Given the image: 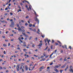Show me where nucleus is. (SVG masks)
Instances as JSON below:
<instances>
[{
    "label": "nucleus",
    "instance_id": "8",
    "mask_svg": "<svg viewBox=\"0 0 73 73\" xmlns=\"http://www.w3.org/2000/svg\"><path fill=\"white\" fill-rule=\"evenodd\" d=\"M42 45V43H40L39 45H38V46H41Z\"/></svg>",
    "mask_w": 73,
    "mask_h": 73
},
{
    "label": "nucleus",
    "instance_id": "62",
    "mask_svg": "<svg viewBox=\"0 0 73 73\" xmlns=\"http://www.w3.org/2000/svg\"><path fill=\"white\" fill-rule=\"evenodd\" d=\"M3 61V59H1L0 60V62H1V61Z\"/></svg>",
    "mask_w": 73,
    "mask_h": 73
},
{
    "label": "nucleus",
    "instance_id": "10",
    "mask_svg": "<svg viewBox=\"0 0 73 73\" xmlns=\"http://www.w3.org/2000/svg\"><path fill=\"white\" fill-rule=\"evenodd\" d=\"M25 2H26V3H28L29 4H30L29 2L25 0Z\"/></svg>",
    "mask_w": 73,
    "mask_h": 73
},
{
    "label": "nucleus",
    "instance_id": "9",
    "mask_svg": "<svg viewBox=\"0 0 73 73\" xmlns=\"http://www.w3.org/2000/svg\"><path fill=\"white\" fill-rule=\"evenodd\" d=\"M65 65H64V66L61 67V68H64L65 67Z\"/></svg>",
    "mask_w": 73,
    "mask_h": 73
},
{
    "label": "nucleus",
    "instance_id": "40",
    "mask_svg": "<svg viewBox=\"0 0 73 73\" xmlns=\"http://www.w3.org/2000/svg\"><path fill=\"white\" fill-rule=\"evenodd\" d=\"M27 33H28V34H30V32L29 31H28L27 32Z\"/></svg>",
    "mask_w": 73,
    "mask_h": 73
},
{
    "label": "nucleus",
    "instance_id": "22",
    "mask_svg": "<svg viewBox=\"0 0 73 73\" xmlns=\"http://www.w3.org/2000/svg\"><path fill=\"white\" fill-rule=\"evenodd\" d=\"M3 38H5V36H2Z\"/></svg>",
    "mask_w": 73,
    "mask_h": 73
},
{
    "label": "nucleus",
    "instance_id": "49",
    "mask_svg": "<svg viewBox=\"0 0 73 73\" xmlns=\"http://www.w3.org/2000/svg\"><path fill=\"white\" fill-rule=\"evenodd\" d=\"M19 41L21 42V43H23V41H22L21 40H20Z\"/></svg>",
    "mask_w": 73,
    "mask_h": 73
},
{
    "label": "nucleus",
    "instance_id": "20",
    "mask_svg": "<svg viewBox=\"0 0 73 73\" xmlns=\"http://www.w3.org/2000/svg\"><path fill=\"white\" fill-rule=\"evenodd\" d=\"M1 22L2 23H5V21L3 20V21H1Z\"/></svg>",
    "mask_w": 73,
    "mask_h": 73
},
{
    "label": "nucleus",
    "instance_id": "12",
    "mask_svg": "<svg viewBox=\"0 0 73 73\" xmlns=\"http://www.w3.org/2000/svg\"><path fill=\"white\" fill-rule=\"evenodd\" d=\"M20 11L21 12V9H18V13H19V12H20Z\"/></svg>",
    "mask_w": 73,
    "mask_h": 73
},
{
    "label": "nucleus",
    "instance_id": "51",
    "mask_svg": "<svg viewBox=\"0 0 73 73\" xmlns=\"http://www.w3.org/2000/svg\"><path fill=\"white\" fill-rule=\"evenodd\" d=\"M29 29H30L31 31H32V30H33V29H32L31 28H29Z\"/></svg>",
    "mask_w": 73,
    "mask_h": 73
},
{
    "label": "nucleus",
    "instance_id": "61",
    "mask_svg": "<svg viewBox=\"0 0 73 73\" xmlns=\"http://www.w3.org/2000/svg\"><path fill=\"white\" fill-rule=\"evenodd\" d=\"M5 41H6V42H7V41H8V40H5Z\"/></svg>",
    "mask_w": 73,
    "mask_h": 73
},
{
    "label": "nucleus",
    "instance_id": "5",
    "mask_svg": "<svg viewBox=\"0 0 73 73\" xmlns=\"http://www.w3.org/2000/svg\"><path fill=\"white\" fill-rule=\"evenodd\" d=\"M54 70H55V72H57V73H58V72H59V71H58V70H57V69H54Z\"/></svg>",
    "mask_w": 73,
    "mask_h": 73
},
{
    "label": "nucleus",
    "instance_id": "15",
    "mask_svg": "<svg viewBox=\"0 0 73 73\" xmlns=\"http://www.w3.org/2000/svg\"><path fill=\"white\" fill-rule=\"evenodd\" d=\"M17 49H18V50H20V48L19 47H18L17 48Z\"/></svg>",
    "mask_w": 73,
    "mask_h": 73
},
{
    "label": "nucleus",
    "instance_id": "34",
    "mask_svg": "<svg viewBox=\"0 0 73 73\" xmlns=\"http://www.w3.org/2000/svg\"><path fill=\"white\" fill-rule=\"evenodd\" d=\"M29 25L30 27H32V25L30 24Z\"/></svg>",
    "mask_w": 73,
    "mask_h": 73
},
{
    "label": "nucleus",
    "instance_id": "29",
    "mask_svg": "<svg viewBox=\"0 0 73 73\" xmlns=\"http://www.w3.org/2000/svg\"><path fill=\"white\" fill-rule=\"evenodd\" d=\"M58 42L59 43V44H61V42H60V41H58Z\"/></svg>",
    "mask_w": 73,
    "mask_h": 73
},
{
    "label": "nucleus",
    "instance_id": "43",
    "mask_svg": "<svg viewBox=\"0 0 73 73\" xmlns=\"http://www.w3.org/2000/svg\"><path fill=\"white\" fill-rule=\"evenodd\" d=\"M66 59L65 58L64 59V61H66Z\"/></svg>",
    "mask_w": 73,
    "mask_h": 73
},
{
    "label": "nucleus",
    "instance_id": "56",
    "mask_svg": "<svg viewBox=\"0 0 73 73\" xmlns=\"http://www.w3.org/2000/svg\"><path fill=\"white\" fill-rule=\"evenodd\" d=\"M30 67L29 68V70H31V69H30Z\"/></svg>",
    "mask_w": 73,
    "mask_h": 73
},
{
    "label": "nucleus",
    "instance_id": "52",
    "mask_svg": "<svg viewBox=\"0 0 73 73\" xmlns=\"http://www.w3.org/2000/svg\"><path fill=\"white\" fill-rule=\"evenodd\" d=\"M5 11H7V10H8V8L7 7H6L5 9Z\"/></svg>",
    "mask_w": 73,
    "mask_h": 73
},
{
    "label": "nucleus",
    "instance_id": "57",
    "mask_svg": "<svg viewBox=\"0 0 73 73\" xmlns=\"http://www.w3.org/2000/svg\"><path fill=\"white\" fill-rule=\"evenodd\" d=\"M43 57H44V56H41V58H43Z\"/></svg>",
    "mask_w": 73,
    "mask_h": 73
},
{
    "label": "nucleus",
    "instance_id": "6",
    "mask_svg": "<svg viewBox=\"0 0 73 73\" xmlns=\"http://www.w3.org/2000/svg\"><path fill=\"white\" fill-rule=\"evenodd\" d=\"M69 67V66H68V65H67V67L65 69V71H66V70H67V69H68V68Z\"/></svg>",
    "mask_w": 73,
    "mask_h": 73
},
{
    "label": "nucleus",
    "instance_id": "38",
    "mask_svg": "<svg viewBox=\"0 0 73 73\" xmlns=\"http://www.w3.org/2000/svg\"><path fill=\"white\" fill-rule=\"evenodd\" d=\"M50 48H48V52H50Z\"/></svg>",
    "mask_w": 73,
    "mask_h": 73
},
{
    "label": "nucleus",
    "instance_id": "63",
    "mask_svg": "<svg viewBox=\"0 0 73 73\" xmlns=\"http://www.w3.org/2000/svg\"><path fill=\"white\" fill-rule=\"evenodd\" d=\"M21 22L22 23H24V21L23 20H21Z\"/></svg>",
    "mask_w": 73,
    "mask_h": 73
},
{
    "label": "nucleus",
    "instance_id": "32",
    "mask_svg": "<svg viewBox=\"0 0 73 73\" xmlns=\"http://www.w3.org/2000/svg\"><path fill=\"white\" fill-rule=\"evenodd\" d=\"M10 45H11V44H10V43H9L8 44V46H10Z\"/></svg>",
    "mask_w": 73,
    "mask_h": 73
},
{
    "label": "nucleus",
    "instance_id": "41",
    "mask_svg": "<svg viewBox=\"0 0 73 73\" xmlns=\"http://www.w3.org/2000/svg\"><path fill=\"white\" fill-rule=\"evenodd\" d=\"M32 37H30L29 38V40H31V39H32Z\"/></svg>",
    "mask_w": 73,
    "mask_h": 73
},
{
    "label": "nucleus",
    "instance_id": "3",
    "mask_svg": "<svg viewBox=\"0 0 73 73\" xmlns=\"http://www.w3.org/2000/svg\"><path fill=\"white\" fill-rule=\"evenodd\" d=\"M19 67H20V65L17 64V71H19Z\"/></svg>",
    "mask_w": 73,
    "mask_h": 73
},
{
    "label": "nucleus",
    "instance_id": "23",
    "mask_svg": "<svg viewBox=\"0 0 73 73\" xmlns=\"http://www.w3.org/2000/svg\"><path fill=\"white\" fill-rule=\"evenodd\" d=\"M22 34H23V35H24V36H25V33H22Z\"/></svg>",
    "mask_w": 73,
    "mask_h": 73
},
{
    "label": "nucleus",
    "instance_id": "33",
    "mask_svg": "<svg viewBox=\"0 0 73 73\" xmlns=\"http://www.w3.org/2000/svg\"><path fill=\"white\" fill-rule=\"evenodd\" d=\"M3 53L5 54H6V52H5V51H4Z\"/></svg>",
    "mask_w": 73,
    "mask_h": 73
},
{
    "label": "nucleus",
    "instance_id": "47",
    "mask_svg": "<svg viewBox=\"0 0 73 73\" xmlns=\"http://www.w3.org/2000/svg\"><path fill=\"white\" fill-rule=\"evenodd\" d=\"M10 14L11 15H13V13H10Z\"/></svg>",
    "mask_w": 73,
    "mask_h": 73
},
{
    "label": "nucleus",
    "instance_id": "4",
    "mask_svg": "<svg viewBox=\"0 0 73 73\" xmlns=\"http://www.w3.org/2000/svg\"><path fill=\"white\" fill-rule=\"evenodd\" d=\"M69 70L70 72H72V73H73V70L72 68L70 69Z\"/></svg>",
    "mask_w": 73,
    "mask_h": 73
},
{
    "label": "nucleus",
    "instance_id": "26",
    "mask_svg": "<svg viewBox=\"0 0 73 73\" xmlns=\"http://www.w3.org/2000/svg\"><path fill=\"white\" fill-rule=\"evenodd\" d=\"M21 28H22V29H24L25 28L23 26H22L21 27Z\"/></svg>",
    "mask_w": 73,
    "mask_h": 73
},
{
    "label": "nucleus",
    "instance_id": "36",
    "mask_svg": "<svg viewBox=\"0 0 73 73\" xmlns=\"http://www.w3.org/2000/svg\"><path fill=\"white\" fill-rule=\"evenodd\" d=\"M60 72L61 73H62V70H60Z\"/></svg>",
    "mask_w": 73,
    "mask_h": 73
},
{
    "label": "nucleus",
    "instance_id": "25",
    "mask_svg": "<svg viewBox=\"0 0 73 73\" xmlns=\"http://www.w3.org/2000/svg\"><path fill=\"white\" fill-rule=\"evenodd\" d=\"M7 7L9 9H11V8H10V7H9V6H7Z\"/></svg>",
    "mask_w": 73,
    "mask_h": 73
},
{
    "label": "nucleus",
    "instance_id": "14",
    "mask_svg": "<svg viewBox=\"0 0 73 73\" xmlns=\"http://www.w3.org/2000/svg\"><path fill=\"white\" fill-rule=\"evenodd\" d=\"M23 65H21V67L20 68V69H22V68H23Z\"/></svg>",
    "mask_w": 73,
    "mask_h": 73
},
{
    "label": "nucleus",
    "instance_id": "44",
    "mask_svg": "<svg viewBox=\"0 0 73 73\" xmlns=\"http://www.w3.org/2000/svg\"><path fill=\"white\" fill-rule=\"evenodd\" d=\"M13 19L14 21H16V18H13Z\"/></svg>",
    "mask_w": 73,
    "mask_h": 73
},
{
    "label": "nucleus",
    "instance_id": "13",
    "mask_svg": "<svg viewBox=\"0 0 73 73\" xmlns=\"http://www.w3.org/2000/svg\"><path fill=\"white\" fill-rule=\"evenodd\" d=\"M3 46H7V45L5 44H4L3 45Z\"/></svg>",
    "mask_w": 73,
    "mask_h": 73
},
{
    "label": "nucleus",
    "instance_id": "30",
    "mask_svg": "<svg viewBox=\"0 0 73 73\" xmlns=\"http://www.w3.org/2000/svg\"><path fill=\"white\" fill-rule=\"evenodd\" d=\"M47 40L48 41V44H49V42L48 41V38H47Z\"/></svg>",
    "mask_w": 73,
    "mask_h": 73
},
{
    "label": "nucleus",
    "instance_id": "31",
    "mask_svg": "<svg viewBox=\"0 0 73 73\" xmlns=\"http://www.w3.org/2000/svg\"><path fill=\"white\" fill-rule=\"evenodd\" d=\"M23 50L24 52H26L27 51V50H26V49H23Z\"/></svg>",
    "mask_w": 73,
    "mask_h": 73
},
{
    "label": "nucleus",
    "instance_id": "2",
    "mask_svg": "<svg viewBox=\"0 0 73 73\" xmlns=\"http://www.w3.org/2000/svg\"><path fill=\"white\" fill-rule=\"evenodd\" d=\"M11 25H10V27H11L12 28H13L14 26L15 25V24H14V22L13 21H12L11 22Z\"/></svg>",
    "mask_w": 73,
    "mask_h": 73
},
{
    "label": "nucleus",
    "instance_id": "7",
    "mask_svg": "<svg viewBox=\"0 0 73 73\" xmlns=\"http://www.w3.org/2000/svg\"><path fill=\"white\" fill-rule=\"evenodd\" d=\"M25 69L26 70H28V67H27V66H25Z\"/></svg>",
    "mask_w": 73,
    "mask_h": 73
},
{
    "label": "nucleus",
    "instance_id": "19",
    "mask_svg": "<svg viewBox=\"0 0 73 73\" xmlns=\"http://www.w3.org/2000/svg\"><path fill=\"white\" fill-rule=\"evenodd\" d=\"M44 41H45V42L46 43V41H47V39H44Z\"/></svg>",
    "mask_w": 73,
    "mask_h": 73
},
{
    "label": "nucleus",
    "instance_id": "64",
    "mask_svg": "<svg viewBox=\"0 0 73 73\" xmlns=\"http://www.w3.org/2000/svg\"><path fill=\"white\" fill-rule=\"evenodd\" d=\"M11 47L12 48H13L14 47V46H13V45H11Z\"/></svg>",
    "mask_w": 73,
    "mask_h": 73
},
{
    "label": "nucleus",
    "instance_id": "50",
    "mask_svg": "<svg viewBox=\"0 0 73 73\" xmlns=\"http://www.w3.org/2000/svg\"><path fill=\"white\" fill-rule=\"evenodd\" d=\"M21 39V37H19V38H18V39L19 40H20Z\"/></svg>",
    "mask_w": 73,
    "mask_h": 73
},
{
    "label": "nucleus",
    "instance_id": "53",
    "mask_svg": "<svg viewBox=\"0 0 73 73\" xmlns=\"http://www.w3.org/2000/svg\"><path fill=\"white\" fill-rule=\"evenodd\" d=\"M33 27H35V25L34 24L33 25Z\"/></svg>",
    "mask_w": 73,
    "mask_h": 73
},
{
    "label": "nucleus",
    "instance_id": "35",
    "mask_svg": "<svg viewBox=\"0 0 73 73\" xmlns=\"http://www.w3.org/2000/svg\"><path fill=\"white\" fill-rule=\"evenodd\" d=\"M52 43H54V40H52Z\"/></svg>",
    "mask_w": 73,
    "mask_h": 73
},
{
    "label": "nucleus",
    "instance_id": "18",
    "mask_svg": "<svg viewBox=\"0 0 73 73\" xmlns=\"http://www.w3.org/2000/svg\"><path fill=\"white\" fill-rule=\"evenodd\" d=\"M48 48V46H47L46 48V49H44V50H46V49H47Z\"/></svg>",
    "mask_w": 73,
    "mask_h": 73
},
{
    "label": "nucleus",
    "instance_id": "60",
    "mask_svg": "<svg viewBox=\"0 0 73 73\" xmlns=\"http://www.w3.org/2000/svg\"><path fill=\"white\" fill-rule=\"evenodd\" d=\"M54 69H56V68H56V66H55L54 67Z\"/></svg>",
    "mask_w": 73,
    "mask_h": 73
},
{
    "label": "nucleus",
    "instance_id": "59",
    "mask_svg": "<svg viewBox=\"0 0 73 73\" xmlns=\"http://www.w3.org/2000/svg\"><path fill=\"white\" fill-rule=\"evenodd\" d=\"M17 27H19V24L17 25Z\"/></svg>",
    "mask_w": 73,
    "mask_h": 73
},
{
    "label": "nucleus",
    "instance_id": "45",
    "mask_svg": "<svg viewBox=\"0 0 73 73\" xmlns=\"http://www.w3.org/2000/svg\"><path fill=\"white\" fill-rule=\"evenodd\" d=\"M56 66V68H58V66L56 65L55 66Z\"/></svg>",
    "mask_w": 73,
    "mask_h": 73
},
{
    "label": "nucleus",
    "instance_id": "24",
    "mask_svg": "<svg viewBox=\"0 0 73 73\" xmlns=\"http://www.w3.org/2000/svg\"><path fill=\"white\" fill-rule=\"evenodd\" d=\"M41 37H42V38H44V37H45V36H43V35H41Z\"/></svg>",
    "mask_w": 73,
    "mask_h": 73
},
{
    "label": "nucleus",
    "instance_id": "37",
    "mask_svg": "<svg viewBox=\"0 0 73 73\" xmlns=\"http://www.w3.org/2000/svg\"><path fill=\"white\" fill-rule=\"evenodd\" d=\"M20 4L21 5V6H22V5H23V3H20Z\"/></svg>",
    "mask_w": 73,
    "mask_h": 73
},
{
    "label": "nucleus",
    "instance_id": "48",
    "mask_svg": "<svg viewBox=\"0 0 73 73\" xmlns=\"http://www.w3.org/2000/svg\"><path fill=\"white\" fill-rule=\"evenodd\" d=\"M25 25H26V26H27V25H28V23H26L25 24Z\"/></svg>",
    "mask_w": 73,
    "mask_h": 73
},
{
    "label": "nucleus",
    "instance_id": "17",
    "mask_svg": "<svg viewBox=\"0 0 73 73\" xmlns=\"http://www.w3.org/2000/svg\"><path fill=\"white\" fill-rule=\"evenodd\" d=\"M25 37H28V35H25Z\"/></svg>",
    "mask_w": 73,
    "mask_h": 73
},
{
    "label": "nucleus",
    "instance_id": "39",
    "mask_svg": "<svg viewBox=\"0 0 73 73\" xmlns=\"http://www.w3.org/2000/svg\"><path fill=\"white\" fill-rule=\"evenodd\" d=\"M56 52H57V50H56L55 51V52H54L55 54H56Z\"/></svg>",
    "mask_w": 73,
    "mask_h": 73
},
{
    "label": "nucleus",
    "instance_id": "42",
    "mask_svg": "<svg viewBox=\"0 0 73 73\" xmlns=\"http://www.w3.org/2000/svg\"><path fill=\"white\" fill-rule=\"evenodd\" d=\"M22 31V29H21V28L19 29V31Z\"/></svg>",
    "mask_w": 73,
    "mask_h": 73
},
{
    "label": "nucleus",
    "instance_id": "58",
    "mask_svg": "<svg viewBox=\"0 0 73 73\" xmlns=\"http://www.w3.org/2000/svg\"><path fill=\"white\" fill-rule=\"evenodd\" d=\"M69 48H70V49H72V47H71V46H70L69 47Z\"/></svg>",
    "mask_w": 73,
    "mask_h": 73
},
{
    "label": "nucleus",
    "instance_id": "1",
    "mask_svg": "<svg viewBox=\"0 0 73 73\" xmlns=\"http://www.w3.org/2000/svg\"><path fill=\"white\" fill-rule=\"evenodd\" d=\"M35 13L36 16V17L35 18V21H36L38 22V24H39V20L38 19H37V17L38 16V15H37V13H36V11H35Z\"/></svg>",
    "mask_w": 73,
    "mask_h": 73
},
{
    "label": "nucleus",
    "instance_id": "21",
    "mask_svg": "<svg viewBox=\"0 0 73 73\" xmlns=\"http://www.w3.org/2000/svg\"><path fill=\"white\" fill-rule=\"evenodd\" d=\"M53 62H52L50 64V65H53Z\"/></svg>",
    "mask_w": 73,
    "mask_h": 73
},
{
    "label": "nucleus",
    "instance_id": "28",
    "mask_svg": "<svg viewBox=\"0 0 73 73\" xmlns=\"http://www.w3.org/2000/svg\"><path fill=\"white\" fill-rule=\"evenodd\" d=\"M37 37H36L35 38V40L37 41Z\"/></svg>",
    "mask_w": 73,
    "mask_h": 73
},
{
    "label": "nucleus",
    "instance_id": "27",
    "mask_svg": "<svg viewBox=\"0 0 73 73\" xmlns=\"http://www.w3.org/2000/svg\"><path fill=\"white\" fill-rule=\"evenodd\" d=\"M50 48L51 49H53V46H50Z\"/></svg>",
    "mask_w": 73,
    "mask_h": 73
},
{
    "label": "nucleus",
    "instance_id": "16",
    "mask_svg": "<svg viewBox=\"0 0 73 73\" xmlns=\"http://www.w3.org/2000/svg\"><path fill=\"white\" fill-rule=\"evenodd\" d=\"M35 66L34 67H33L32 69H31V70H33V69H34V68H35Z\"/></svg>",
    "mask_w": 73,
    "mask_h": 73
},
{
    "label": "nucleus",
    "instance_id": "46",
    "mask_svg": "<svg viewBox=\"0 0 73 73\" xmlns=\"http://www.w3.org/2000/svg\"><path fill=\"white\" fill-rule=\"evenodd\" d=\"M45 58L42 59V61H45Z\"/></svg>",
    "mask_w": 73,
    "mask_h": 73
},
{
    "label": "nucleus",
    "instance_id": "54",
    "mask_svg": "<svg viewBox=\"0 0 73 73\" xmlns=\"http://www.w3.org/2000/svg\"><path fill=\"white\" fill-rule=\"evenodd\" d=\"M26 8H28V6L27 5H26Z\"/></svg>",
    "mask_w": 73,
    "mask_h": 73
},
{
    "label": "nucleus",
    "instance_id": "55",
    "mask_svg": "<svg viewBox=\"0 0 73 73\" xmlns=\"http://www.w3.org/2000/svg\"><path fill=\"white\" fill-rule=\"evenodd\" d=\"M38 32H40V29H38Z\"/></svg>",
    "mask_w": 73,
    "mask_h": 73
},
{
    "label": "nucleus",
    "instance_id": "11",
    "mask_svg": "<svg viewBox=\"0 0 73 73\" xmlns=\"http://www.w3.org/2000/svg\"><path fill=\"white\" fill-rule=\"evenodd\" d=\"M32 31H33L34 32H36V30L35 29H33Z\"/></svg>",
    "mask_w": 73,
    "mask_h": 73
}]
</instances>
